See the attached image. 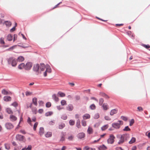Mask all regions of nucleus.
Instances as JSON below:
<instances>
[{
  "label": "nucleus",
  "mask_w": 150,
  "mask_h": 150,
  "mask_svg": "<svg viewBox=\"0 0 150 150\" xmlns=\"http://www.w3.org/2000/svg\"><path fill=\"white\" fill-rule=\"evenodd\" d=\"M129 138V135L128 134H124L122 135L120 140L118 142L119 144H123L125 140H127Z\"/></svg>",
  "instance_id": "obj_1"
},
{
  "label": "nucleus",
  "mask_w": 150,
  "mask_h": 150,
  "mask_svg": "<svg viewBox=\"0 0 150 150\" xmlns=\"http://www.w3.org/2000/svg\"><path fill=\"white\" fill-rule=\"evenodd\" d=\"M8 62L9 64H11L13 67L16 66L17 64V61L13 57H10L8 60Z\"/></svg>",
  "instance_id": "obj_2"
},
{
  "label": "nucleus",
  "mask_w": 150,
  "mask_h": 150,
  "mask_svg": "<svg viewBox=\"0 0 150 150\" xmlns=\"http://www.w3.org/2000/svg\"><path fill=\"white\" fill-rule=\"evenodd\" d=\"M123 122L122 121L119 120L118 121L117 123H112V127L116 129H119L120 127V125H122Z\"/></svg>",
  "instance_id": "obj_3"
},
{
  "label": "nucleus",
  "mask_w": 150,
  "mask_h": 150,
  "mask_svg": "<svg viewBox=\"0 0 150 150\" xmlns=\"http://www.w3.org/2000/svg\"><path fill=\"white\" fill-rule=\"evenodd\" d=\"M115 137L113 135H110L109 138L107 140L108 143L109 144H113L115 141Z\"/></svg>",
  "instance_id": "obj_4"
},
{
  "label": "nucleus",
  "mask_w": 150,
  "mask_h": 150,
  "mask_svg": "<svg viewBox=\"0 0 150 150\" xmlns=\"http://www.w3.org/2000/svg\"><path fill=\"white\" fill-rule=\"evenodd\" d=\"M39 68L40 67L38 64H35L34 65L33 70L37 75L39 74Z\"/></svg>",
  "instance_id": "obj_5"
},
{
  "label": "nucleus",
  "mask_w": 150,
  "mask_h": 150,
  "mask_svg": "<svg viewBox=\"0 0 150 150\" xmlns=\"http://www.w3.org/2000/svg\"><path fill=\"white\" fill-rule=\"evenodd\" d=\"M33 65L32 63L31 62H28L25 64V70H30Z\"/></svg>",
  "instance_id": "obj_6"
},
{
  "label": "nucleus",
  "mask_w": 150,
  "mask_h": 150,
  "mask_svg": "<svg viewBox=\"0 0 150 150\" xmlns=\"http://www.w3.org/2000/svg\"><path fill=\"white\" fill-rule=\"evenodd\" d=\"M16 138L17 140L21 141H24L25 140V137L24 136L19 134L16 135Z\"/></svg>",
  "instance_id": "obj_7"
},
{
  "label": "nucleus",
  "mask_w": 150,
  "mask_h": 150,
  "mask_svg": "<svg viewBox=\"0 0 150 150\" xmlns=\"http://www.w3.org/2000/svg\"><path fill=\"white\" fill-rule=\"evenodd\" d=\"M51 72V69L50 67H48L46 68V71L44 72V76L45 77L47 76V73H50Z\"/></svg>",
  "instance_id": "obj_8"
},
{
  "label": "nucleus",
  "mask_w": 150,
  "mask_h": 150,
  "mask_svg": "<svg viewBox=\"0 0 150 150\" xmlns=\"http://www.w3.org/2000/svg\"><path fill=\"white\" fill-rule=\"evenodd\" d=\"M6 128L8 129H10L13 127V126L11 123H7L5 125Z\"/></svg>",
  "instance_id": "obj_9"
},
{
  "label": "nucleus",
  "mask_w": 150,
  "mask_h": 150,
  "mask_svg": "<svg viewBox=\"0 0 150 150\" xmlns=\"http://www.w3.org/2000/svg\"><path fill=\"white\" fill-rule=\"evenodd\" d=\"M65 133L64 132H62L61 134L60 141H64L65 139Z\"/></svg>",
  "instance_id": "obj_10"
},
{
  "label": "nucleus",
  "mask_w": 150,
  "mask_h": 150,
  "mask_svg": "<svg viewBox=\"0 0 150 150\" xmlns=\"http://www.w3.org/2000/svg\"><path fill=\"white\" fill-rule=\"evenodd\" d=\"M118 111V110L117 109H112L111 110L110 112V115H113L114 114L117 113Z\"/></svg>",
  "instance_id": "obj_11"
},
{
  "label": "nucleus",
  "mask_w": 150,
  "mask_h": 150,
  "mask_svg": "<svg viewBox=\"0 0 150 150\" xmlns=\"http://www.w3.org/2000/svg\"><path fill=\"white\" fill-rule=\"evenodd\" d=\"M85 137V134L83 132H81L79 133L77 135V137L78 138L81 139Z\"/></svg>",
  "instance_id": "obj_12"
},
{
  "label": "nucleus",
  "mask_w": 150,
  "mask_h": 150,
  "mask_svg": "<svg viewBox=\"0 0 150 150\" xmlns=\"http://www.w3.org/2000/svg\"><path fill=\"white\" fill-rule=\"evenodd\" d=\"M73 106L71 104H69L66 107L67 110L69 111H72L73 109Z\"/></svg>",
  "instance_id": "obj_13"
},
{
  "label": "nucleus",
  "mask_w": 150,
  "mask_h": 150,
  "mask_svg": "<svg viewBox=\"0 0 150 150\" xmlns=\"http://www.w3.org/2000/svg\"><path fill=\"white\" fill-rule=\"evenodd\" d=\"M10 119L11 121H14L16 120L17 118L15 116L11 115L10 116Z\"/></svg>",
  "instance_id": "obj_14"
},
{
  "label": "nucleus",
  "mask_w": 150,
  "mask_h": 150,
  "mask_svg": "<svg viewBox=\"0 0 150 150\" xmlns=\"http://www.w3.org/2000/svg\"><path fill=\"white\" fill-rule=\"evenodd\" d=\"M11 97L8 96H5L4 98V100L6 102L11 101Z\"/></svg>",
  "instance_id": "obj_15"
},
{
  "label": "nucleus",
  "mask_w": 150,
  "mask_h": 150,
  "mask_svg": "<svg viewBox=\"0 0 150 150\" xmlns=\"http://www.w3.org/2000/svg\"><path fill=\"white\" fill-rule=\"evenodd\" d=\"M100 95L101 96L107 99H108L109 98V96L106 94L105 93H103V92H100Z\"/></svg>",
  "instance_id": "obj_16"
},
{
  "label": "nucleus",
  "mask_w": 150,
  "mask_h": 150,
  "mask_svg": "<svg viewBox=\"0 0 150 150\" xmlns=\"http://www.w3.org/2000/svg\"><path fill=\"white\" fill-rule=\"evenodd\" d=\"M40 68L41 71H43L46 68L45 65L44 64H41L39 66Z\"/></svg>",
  "instance_id": "obj_17"
},
{
  "label": "nucleus",
  "mask_w": 150,
  "mask_h": 150,
  "mask_svg": "<svg viewBox=\"0 0 150 150\" xmlns=\"http://www.w3.org/2000/svg\"><path fill=\"white\" fill-rule=\"evenodd\" d=\"M18 67L19 69H20L23 68L25 69V64L24 63H21L18 65Z\"/></svg>",
  "instance_id": "obj_18"
},
{
  "label": "nucleus",
  "mask_w": 150,
  "mask_h": 150,
  "mask_svg": "<svg viewBox=\"0 0 150 150\" xmlns=\"http://www.w3.org/2000/svg\"><path fill=\"white\" fill-rule=\"evenodd\" d=\"M24 60V58L22 56H19L17 59V61L19 62H21L23 61Z\"/></svg>",
  "instance_id": "obj_19"
},
{
  "label": "nucleus",
  "mask_w": 150,
  "mask_h": 150,
  "mask_svg": "<svg viewBox=\"0 0 150 150\" xmlns=\"http://www.w3.org/2000/svg\"><path fill=\"white\" fill-rule=\"evenodd\" d=\"M87 132L89 134H91L93 133V131L92 128L90 127H89L87 130Z\"/></svg>",
  "instance_id": "obj_20"
},
{
  "label": "nucleus",
  "mask_w": 150,
  "mask_h": 150,
  "mask_svg": "<svg viewBox=\"0 0 150 150\" xmlns=\"http://www.w3.org/2000/svg\"><path fill=\"white\" fill-rule=\"evenodd\" d=\"M83 118L84 119H89L90 117V115L88 114H85L83 116Z\"/></svg>",
  "instance_id": "obj_21"
},
{
  "label": "nucleus",
  "mask_w": 150,
  "mask_h": 150,
  "mask_svg": "<svg viewBox=\"0 0 150 150\" xmlns=\"http://www.w3.org/2000/svg\"><path fill=\"white\" fill-rule=\"evenodd\" d=\"M76 126L78 128H79L81 127V126L80 125V121L79 119H78L76 122Z\"/></svg>",
  "instance_id": "obj_22"
},
{
  "label": "nucleus",
  "mask_w": 150,
  "mask_h": 150,
  "mask_svg": "<svg viewBox=\"0 0 150 150\" xmlns=\"http://www.w3.org/2000/svg\"><path fill=\"white\" fill-rule=\"evenodd\" d=\"M107 149V147L104 145L100 146L99 147V149L100 150H105Z\"/></svg>",
  "instance_id": "obj_23"
},
{
  "label": "nucleus",
  "mask_w": 150,
  "mask_h": 150,
  "mask_svg": "<svg viewBox=\"0 0 150 150\" xmlns=\"http://www.w3.org/2000/svg\"><path fill=\"white\" fill-rule=\"evenodd\" d=\"M44 133V129L43 127H40L39 129V134L41 135H42Z\"/></svg>",
  "instance_id": "obj_24"
},
{
  "label": "nucleus",
  "mask_w": 150,
  "mask_h": 150,
  "mask_svg": "<svg viewBox=\"0 0 150 150\" xmlns=\"http://www.w3.org/2000/svg\"><path fill=\"white\" fill-rule=\"evenodd\" d=\"M33 103L35 105L37 106V98H34L32 99Z\"/></svg>",
  "instance_id": "obj_25"
},
{
  "label": "nucleus",
  "mask_w": 150,
  "mask_h": 150,
  "mask_svg": "<svg viewBox=\"0 0 150 150\" xmlns=\"http://www.w3.org/2000/svg\"><path fill=\"white\" fill-rule=\"evenodd\" d=\"M45 135L47 137H51L52 136V133L51 132H48L45 134Z\"/></svg>",
  "instance_id": "obj_26"
},
{
  "label": "nucleus",
  "mask_w": 150,
  "mask_h": 150,
  "mask_svg": "<svg viewBox=\"0 0 150 150\" xmlns=\"http://www.w3.org/2000/svg\"><path fill=\"white\" fill-rule=\"evenodd\" d=\"M4 23L7 26L9 27L11 25V23L10 21H5L4 22Z\"/></svg>",
  "instance_id": "obj_27"
},
{
  "label": "nucleus",
  "mask_w": 150,
  "mask_h": 150,
  "mask_svg": "<svg viewBox=\"0 0 150 150\" xmlns=\"http://www.w3.org/2000/svg\"><path fill=\"white\" fill-rule=\"evenodd\" d=\"M108 124L105 125L101 127V129L102 131L105 130L108 128Z\"/></svg>",
  "instance_id": "obj_28"
},
{
  "label": "nucleus",
  "mask_w": 150,
  "mask_h": 150,
  "mask_svg": "<svg viewBox=\"0 0 150 150\" xmlns=\"http://www.w3.org/2000/svg\"><path fill=\"white\" fill-rule=\"evenodd\" d=\"M103 109L107 110L108 109V106L107 104L104 103L103 105Z\"/></svg>",
  "instance_id": "obj_29"
},
{
  "label": "nucleus",
  "mask_w": 150,
  "mask_h": 150,
  "mask_svg": "<svg viewBox=\"0 0 150 150\" xmlns=\"http://www.w3.org/2000/svg\"><path fill=\"white\" fill-rule=\"evenodd\" d=\"M52 97L55 101L57 102L59 101V98L55 94L53 95Z\"/></svg>",
  "instance_id": "obj_30"
},
{
  "label": "nucleus",
  "mask_w": 150,
  "mask_h": 150,
  "mask_svg": "<svg viewBox=\"0 0 150 150\" xmlns=\"http://www.w3.org/2000/svg\"><path fill=\"white\" fill-rule=\"evenodd\" d=\"M13 39V36L11 34H9L7 37V39L8 41H11Z\"/></svg>",
  "instance_id": "obj_31"
},
{
  "label": "nucleus",
  "mask_w": 150,
  "mask_h": 150,
  "mask_svg": "<svg viewBox=\"0 0 150 150\" xmlns=\"http://www.w3.org/2000/svg\"><path fill=\"white\" fill-rule=\"evenodd\" d=\"M124 131H129L131 130L130 129L129 127L128 126L125 127L123 129Z\"/></svg>",
  "instance_id": "obj_32"
},
{
  "label": "nucleus",
  "mask_w": 150,
  "mask_h": 150,
  "mask_svg": "<svg viewBox=\"0 0 150 150\" xmlns=\"http://www.w3.org/2000/svg\"><path fill=\"white\" fill-rule=\"evenodd\" d=\"M65 126V125L64 123H62L59 126V128L60 129H62Z\"/></svg>",
  "instance_id": "obj_33"
},
{
  "label": "nucleus",
  "mask_w": 150,
  "mask_h": 150,
  "mask_svg": "<svg viewBox=\"0 0 150 150\" xmlns=\"http://www.w3.org/2000/svg\"><path fill=\"white\" fill-rule=\"evenodd\" d=\"M136 140V139L134 137H132L130 141L129 142V144H132L135 142Z\"/></svg>",
  "instance_id": "obj_34"
},
{
  "label": "nucleus",
  "mask_w": 150,
  "mask_h": 150,
  "mask_svg": "<svg viewBox=\"0 0 150 150\" xmlns=\"http://www.w3.org/2000/svg\"><path fill=\"white\" fill-rule=\"evenodd\" d=\"M1 92L4 95H7L9 94L8 92L5 89H3L2 90Z\"/></svg>",
  "instance_id": "obj_35"
},
{
  "label": "nucleus",
  "mask_w": 150,
  "mask_h": 150,
  "mask_svg": "<svg viewBox=\"0 0 150 150\" xmlns=\"http://www.w3.org/2000/svg\"><path fill=\"white\" fill-rule=\"evenodd\" d=\"M58 94L61 97H64L65 96V94L64 93L61 92H59Z\"/></svg>",
  "instance_id": "obj_36"
},
{
  "label": "nucleus",
  "mask_w": 150,
  "mask_h": 150,
  "mask_svg": "<svg viewBox=\"0 0 150 150\" xmlns=\"http://www.w3.org/2000/svg\"><path fill=\"white\" fill-rule=\"evenodd\" d=\"M69 123L70 125H73L75 124V121L73 120H69Z\"/></svg>",
  "instance_id": "obj_37"
},
{
  "label": "nucleus",
  "mask_w": 150,
  "mask_h": 150,
  "mask_svg": "<svg viewBox=\"0 0 150 150\" xmlns=\"http://www.w3.org/2000/svg\"><path fill=\"white\" fill-rule=\"evenodd\" d=\"M4 146L6 149L9 150L10 149V146L9 144H4Z\"/></svg>",
  "instance_id": "obj_38"
},
{
  "label": "nucleus",
  "mask_w": 150,
  "mask_h": 150,
  "mask_svg": "<svg viewBox=\"0 0 150 150\" xmlns=\"http://www.w3.org/2000/svg\"><path fill=\"white\" fill-rule=\"evenodd\" d=\"M61 103L62 105L64 106L67 105V102L65 100H62L61 102Z\"/></svg>",
  "instance_id": "obj_39"
},
{
  "label": "nucleus",
  "mask_w": 150,
  "mask_h": 150,
  "mask_svg": "<svg viewBox=\"0 0 150 150\" xmlns=\"http://www.w3.org/2000/svg\"><path fill=\"white\" fill-rule=\"evenodd\" d=\"M52 114L53 112H48L45 113V115L46 116H48L52 115Z\"/></svg>",
  "instance_id": "obj_40"
},
{
  "label": "nucleus",
  "mask_w": 150,
  "mask_h": 150,
  "mask_svg": "<svg viewBox=\"0 0 150 150\" xmlns=\"http://www.w3.org/2000/svg\"><path fill=\"white\" fill-rule=\"evenodd\" d=\"M90 107L91 110H95L96 108V106L94 104L91 105Z\"/></svg>",
  "instance_id": "obj_41"
},
{
  "label": "nucleus",
  "mask_w": 150,
  "mask_h": 150,
  "mask_svg": "<svg viewBox=\"0 0 150 150\" xmlns=\"http://www.w3.org/2000/svg\"><path fill=\"white\" fill-rule=\"evenodd\" d=\"M6 111L8 114H11L12 113V112L11 109L7 108L6 109Z\"/></svg>",
  "instance_id": "obj_42"
},
{
  "label": "nucleus",
  "mask_w": 150,
  "mask_h": 150,
  "mask_svg": "<svg viewBox=\"0 0 150 150\" xmlns=\"http://www.w3.org/2000/svg\"><path fill=\"white\" fill-rule=\"evenodd\" d=\"M38 125V122H36L35 123V124L34 125V126H33V129L34 131L36 130V127H37Z\"/></svg>",
  "instance_id": "obj_43"
},
{
  "label": "nucleus",
  "mask_w": 150,
  "mask_h": 150,
  "mask_svg": "<svg viewBox=\"0 0 150 150\" xmlns=\"http://www.w3.org/2000/svg\"><path fill=\"white\" fill-rule=\"evenodd\" d=\"M81 124L83 126H86V121L84 120L81 121Z\"/></svg>",
  "instance_id": "obj_44"
},
{
  "label": "nucleus",
  "mask_w": 150,
  "mask_h": 150,
  "mask_svg": "<svg viewBox=\"0 0 150 150\" xmlns=\"http://www.w3.org/2000/svg\"><path fill=\"white\" fill-rule=\"evenodd\" d=\"M0 43L1 44H4L5 42L4 40V38H1L0 40Z\"/></svg>",
  "instance_id": "obj_45"
},
{
  "label": "nucleus",
  "mask_w": 150,
  "mask_h": 150,
  "mask_svg": "<svg viewBox=\"0 0 150 150\" xmlns=\"http://www.w3.org/2000/svg\"><path fill=\"white\" fill-rule=\"evenodd\" d=\"M134 122V119H132L129 122V125L132 126L133 125Z\"/></svg>",
  "instance_id": "obj_46"
},
{
  "label": "nucleus",
  "mask_w": 150,
  "mask_h": 150,
  "mask_svg": "<svg viewBox=\"0 0 150 150\" xmlns=\"http://www.w3.org/2000/svg\"><path fill=\"white\" fill-rule=\"evenodd\" d=\"M104 102L103 99L102 98H100L99 99V104L100 105H102Z\"/></svg>",
  "instance_id": "obj_47"
},
{
  "label": "nucleus",
  "mask_w": 150,
  "mask_h": 150,
  "mask_svg": "<svg viewBox=\"0 0 150 150\" xmlns=\"http://www.w3.org/2000/svg\"><path fill=\"white\" fill-rule=\"evenodd\" d=\"M32 94V93L30 92L27 91L25 92V95L26 96H30Z\"/></svg>",
  "instance_id": "obj_48"
},
{
  "label": "nucleus",
  "mask_w": 150,
  "mask_h": 150,
  "mask_svg": "<svg viewBox=\"0 0 150 150\" xmlns=\"http://www.w3.org/2000/svg\"><path fill=\"white\" fill-rule=\"evenodd\" d=\"M32 112L35 114H36L37 113V109L36 108H33L32 109Z\"/></svg>",
  "instance_id": "obj_49"
},
{
  "label": "nucleus",
  "mask_w": 150,
  "mask_h": 150,
  "mask_svg": "<svg viewBox=\"0 0 150 150\" xmlns=\"http://www.w3.org/2000/svg\"><path fill=\"white\" fill-rule=\"evenodd\" d=\"M121 118L122 120L125 121H126L127 120V118L124 116H121Z\"/></svg>",
  "instance_id": "obj_50"
},
{
  "label": "nucleus",
  "mask_w": 150,
  "mask_h": 150,
  "mask_svg": "<svg viewBox=\"0 0 150 150\" xmlns=\"http://www.w3.org/2000/svg\"><path fill=\"white\" fill-rule=\"evenodd\" d=\"M31 120L30 117H28V119L27 120V122L28 124H29L30 125L32 126V125L31 123Z\"/></svg>",
  "instance_id": "obj_51"
},
{
  "label": "nucleus",
  "mask_w": 150,
  "mask_h": 150,
  "mask_svg": "<svg viewBox=\"0 0 150 150\" xmlns=\"http://www.w3.org/2000/svg\"><path fill=\"white\" fill-rule=\"evenodd\" d=\"M99 117V115L98 113H96L94 116V118L96 119H98Z\"/></svg>",
  "instance_id": "obj_52"
},
{
  "label": "nucleus",
  "mask_w": 150,
  "mask_h": 150,
  "mask_svg": "<svg viewBox=\"0 0 150 150\" xmlns=\"http://www.w3.org/2000/svg\"><path fill=\"white\" fill-rule=\"evenodd\" d=\"M46 107L47 108H49L51 106V103L48 102L46 104Z\"/></svg>",
  "instance_id": "obj_53"
},
{
  "label": "nucleus",
  "mask_w": 150,
  "mask_h": 150,
  "mask_svg": "<svg viewBox=\"0 0 150 150\" xmlns=\"http://www.w3.org/2000/svg\"><path fill=\"white\" fill-rule=\"evenodd\" d=\"M73 138L74 136H73L71 135L68 137V139L70 141H71L73 140Z\"/></svg>",
  "instance_id": "obj_54"
},
{
  "label": "nucleus",
  "mask_w": 150,
  "mask_h": 150,
  "mask_svg": "<svg viewBox=\"0 0 150 150\" xmlns=\"http://www.w3.org/2000/svg\"><path fill=\"white\" fill-rule=\"evenodd\" d=\"M105 119L107 120H111L109 116H106L105 117Z\"/></svg>",
  "instance_id": "obj_55"
},
{
  "label": "nucleus",
  "mask_w": 150,
  "mask_h": 150,
  "mask_svg": "<svg viewBox=\"0 0 150 150\" xmlns=\"http://www.w3.org/2000/svg\"><path fill=\"white\" fill-rule=\"evenodd\" d=\"M32 146L30 145H29L28 146L27 148L25 149L26 150H31Z\"/></svg>",
  "instance_id": "obj_56"
},
{
  "label": "nucleus",
  "mask_w": 150,
  "mask_h": 150,
  "mask_svg": "<svg viewBox=\"0 0 150 150\" xmlns=\"http://www.w3.org/2000/svg\"><path fill=\"white\" fill-rule=\"evenodd\" d=\"M62 118L64 120H66L67 118V116L65 115H63L62 116Z\"/></svg>",
  "instance_id": "obj_57"
},
{
  "label": "nucleus",
  "mask_w": 150,
  "mask_h": 150,
  "mask_svg": "<svg viewBox=\"0 0 150 150\" xmlns=\"http://www.w3.org/2000/svg\"><path fill=\"white\" fill-rule=\"evenodd\" d=\"M137 109L139 111H143V109L141 107H137Z\"/></svg>",
  "instance_id": "obj_58"
},
{
  "label": "nucleus",
  "mask_w": 150,
  "mask_h": 150,
  "mask_svg": "<svg viewBox=\"0 0 150 150\" xmlns=\"http://www.w3.org/2000/svg\"><path fill=\"white\" fill-rule=\"evenodd\" d=\"M85 149H86V150H95V149H92L87 147H86Z\"/></svg>",
  "instance_id": "obj_59"
},
{
  "label": "nucleus",
  "mask_w": 150,
  "mask_h": 150,
  "mask_svg": "<svg viewBox=\"0 0 150 150\" xmlns=\"http://www.w3.org/2000/svg\"><path fill=\"white\" fill-rule=\"evenodd\" d=\"M32 104L31 103H30L29 104H28L27 105V108H31L32 107Z\"/></svg>",
  "instance_id": "obj_60"
},
{
  "label": "nucleus",
  "mask_w": 150,
  "mask_h": 150,
  "mask_svg": "<svg viewBox=\"0 0 150 150\" xmlns=\"http://www.w3.org/2000/svg\"><path fill=\"white\" fill-rule=\"evenodd\" d=\"M11 105L14 107H16L18 105V103L16 102H15L12 103Z\"/></svg>",
  "instance_id": "obj_61"
},
{
  "label": "nucleus",
  "mask_w": 150,
  "mask_h": 150,
  "mask_svg": "<svg viewBox=\"0 0 150 150\" xmlns=\"http://www.w3.org/2000/svg\"><path fill=\"white\" fill-rule=\"evenodd\" d=\"M54 123V121H51L49 122V124L50 125H53Z\"/></svg>",
  "instance_id": "obj_62"
},
{
  "label": "nucleus",
  "mask_w": 150,
  "mask_h": 150,
  "mask_svg": "<svg viewBox=\"0 0 150 150\" xmlns=\"http://www.w3.org/2000/svg\"><path fill=\"white\" fill-rule=\"evenodd\" d=\"M143 46L146 49H148L150 47V46L149 45H143Z\"/></svg>",
  "instance_id": "obj_63"
},
{
  "label": "nucleus",
  "mask_w": 150,
  "mask_h": 150,
  "mask_svg": "<svg viewBox=\"0 0 150 150\" xmlns=\"http://www.w3.org/2000/svg\"><path fill=\"white\" fill-rule=\"evenodd\" d=\"M115 150H124L121 147H117L115 148Z\"/></svg>",
  "instance_id": "obj_64"
}]
</instances>
